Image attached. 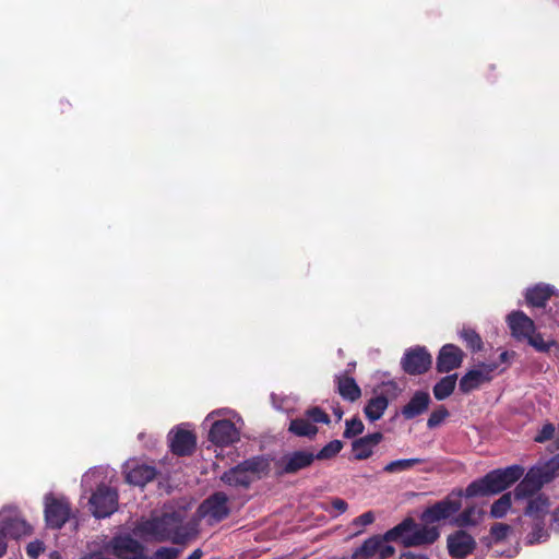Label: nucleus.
<instances>
[{
  "label": "nucleus",
  "instance_id": "nucleus-1",
  "mask_svg": "<svg viewBox=\"0 0 559 559\" xmlns=\"http://www.w3.org/2000/svg\"><path fill=\"white\" fill-rule=\"evenodd\" d=\"M143 532L157 542H171L177 545H186L198 535L197 525L183 523L180 513H165L160 518L152 519L143 524Z\"/></svg>",
  "mask_w": 559,
  "mask_h": 559
},
{
  "label": "nucleus",
  "instance_id": "nucleus-2",
  "mask_svg": "<svg viewBox=\"0 0 559 559\" xmlns=\"http://www.w3.org/2000/svg\"><path fill=\"white\" fill-rule=\"evenodd\" d=\"M523 473L524 468L520 465L493 469L484 477L468 484L464 490V497L475 498L498 495L516 483Z\"/></svg>",
  "mask_w": 559,
  "mask_h": 559
},
{
  "label": "nucleus",
  "instance_id": "nucleus-3",
  "mask_svg": "<svg viewBox=\"0 0 559 559\" xmlns=\"http://www.w3.org/2000/svg\"><path fill=\"white\" fill-rule=\"evenodd\" d=\"M386 537L397 538L404 547H419L433 544L440 537V531L431 524H417L414 519L406 518L386 531Z\"/></svg>",
  "mask_w": 559,
  "mask_h": 559
},
{
  "label": "nucleus",
  "instance_id": "nucleus-4",
  "mask_svg": "<svg viewBox=\"0 0 559 559\" xmlns=\"http://www.w3.org/2000/svg\"><path fill=\"white\" fill-rule=\"evenodd\" d=\"M526 304L533 308L545 310L539 318L542 324L552 328L559 326V294L554 286L548 284H537L525 292Z\"/></svg>",
  "mask_w": 559,
  "mask_h": 559
},
{
  "label": "nucleus",
  "instance_id": "nucleus-5",
  "mask_svg": "<svg viewBox=\"0 0 559 559\" xmlns=\"http://www.w3.org/2000/svg\"><path fill=\"white\" fill-rule=\"evenodd\" d=\"M221 414H230L227 419L215 420L209 431V440L216 445L226 447L240 440V431L245 426L242 418L229 409H218L207 415L205 420Z\"/></svg>",
  "mask_w": 559,
  "mask_h": 559
},
{
  "label": "nucleus",
  "instance_id": "nucleus-6",
  "mask_svg": "<svg viewBox=\"0 0 559 559\" xmlns=\"http://www.w3.org/2000/svg\"><path fill=\"white\" fill-rule=\"evenodd\" d=\"M464 490L454 489L445 498L426 508L420 514V521L425 524H435L441 521L451 520L462 508Z\"/></svg>",
  "mask_w": 559,
  "mask_h": 559
},
{
  "label": "nucleus",
  "instance_id": "nucleus-7",
  "mask_svg": "<svg viewBox=\"0 0 559 559\" xmlns=\"http://www.w3.org/2000/svg\"><path fill=\"white\" fill-rule=\"evenodd\" d=\"M509 352L503 350L499 356V362H481L476 368L467 371L460 380V390L469 393L481 384L489 382L493 373L499 370L501 364H508Z\"/></svg>",
  "mask_w": 559,
  "mask_h": 559
},
{
  "label": "nucleus",
  "instance_id": "nucleus-8",
  "mask_svg": "<svg viewBox=\"0 0 559 559\" xmlns=\"http://www.w3.org/2000/svg\"><path fill=\"white\" fill-rule=\"evenodd\" d=\"M389 542H397V538L386 537V532L383 535H373L354 550L352 558L369 559L377 557L378 559H388L395 552L394 547L388 544Z\"/></svg>",
  "mask_w": 559,
  "mask_h": 559
},
{
  "label": "nucleus",
  "instance_id": "nucleus-9",
  "mask_svg": "<svg viewBox=\"0 0 559 559\" xmlns=\"http://www.w3.org/2000/svg\"><path fill=\"white\" fill-rule=\"evenodd\" d=\"M92 513L97 519L110 516L118 508V492L104 484L97 485L90 498Z\"/></svg>",
  "mask_w": 559,
  "mask_h": 559
},
{
  "label": "nucleus",
  "instance_id": "nucleus-10",
  "mask_svg": "<svg viewBox=\"0 0 559 559\" xmlns=\"http://www.w3.org/2000/svg\"><path fill=\"white\" fill-rule=\"evenodd\" d=\"M314 460V453L311 451H292L284 454L275 462V473L278 476L296 474L311 466Z\"/></svg>",
  "mask_w": 559,
  "mask_h": 559
},
{
  "label": "nucleus",
  "instance_id": "nucleus-11",
  "mask_svg": "<svg viewBox=\"0 0 559 559\" xmlns=\"http://www.w3.org/2000/svg\"><path fill=\"white\" fill-rule=\"evenodd\" d=\"M432 358L424 346H414L405 350L402 359V369L411 374H423L430 368Z\"/></svg>",
  "mask_w": 559,
  "mask_h": 559
},
{
  "label": "nucleus",
  "instance_id": "nucleus-12",
  "mask_svg": "<svg viewBox=\"0 0 559 559\" xmlns=\"http://www.w3.org/2000/svg\"><path fill=\"white\" fill-rule=\"evenodd\" d=\"M0 526L12 538H20L31 534V526L22 519L14 506H4L0 511Z\"/></svg>",
  "mask_w": 559,
  "mask_h": 559
},
{
  "label": "nucleus",
  "instance_id": "nucleus-13",
  "mask_svg": "<svg viewBox=\"0 0 559 559\" xmlns=\"http://www.w3.org/2000/svg\"><path fill=\"white\" fill-rule=\"evenodd\" d=\"M71 515L69 501L66 498H55L51 495L45 498V520L47 526L59 530Z\"/></svg>",
  "mask_w": 559,
  "mask_h": 559
},
{
  "label": "nucleus",
  "instance_id": "nucleus-14",
  "mask_svg": "<svg viewBox=\"0 0 559 559\" xmlns=\"http://www.w3.org/2000/svg\"><path fill=\"white\" fill-rule=\"evenodd\" d=\"M228 498L224 492H215L206 498L199 507V514L209 519L210 523H217L229 514Z\"/></svg>",
  "mask_w": 559,
  "mask_h": 559
},
{
  "label": "nucleus",
  "instance_id": "nucleus-15",
  "mask_svg": "<svg viewBox=\"0 0 559 559\" xmlns=\"http://www.w3.org/2000/svg\"><path fill=\"white\" fill-rule=\"evenodd\" d=\"M170 450L179 456L190 455L197 445V439L192 431L183 428V425L177 426L168 435Z\"/></svg>",
  "mask_w": 559,
  "mask_h": 559
},
{
  "label": "nucleus",
  "instance_id": "nucleus-16",
  "mask_svg": "<svg viewBox=\"0 0 559 559\" xmlns=\"http://www.w3.org/2000/svg\"><path fill=\"white\" fill-rule=\"evenodd\" d=\"M126 480L134 486H145L152 481L157 471L154 466L139 463L135 460L129 461L124 466Z\"/></svg>",
  "mask_w": 559,
  "mask_h": 559
},
{
  "label": "nucleus",
  "instance_id": "nucleus-17",
  "mask_svg": "<svg viewBox=\"0 0 559 559\" xmlns=\"http://www.w3.org/2000/svg\"><path fill=\"white\" fill-rule=\"evenodd\" d=\"M448 550L454 558H463L473 552L476 542L466 532L460 530L448 536Z\"/></svg>",
  "mask_w": 559,
  "mask_h": 559
},
{
  "label": "nucleus",
  "instance_id": "nucleus-18",
  "mask_svg": "<svg viewBox=\"0 0 559 559\" xmlns=\"http://www.w3.org/2000/svg\"><path fill=\"white\" fill-rule=\"evenodd\" d=\"M464 353L453 344L441 347L437 357V370L441 373L459 368L463 361Z\"/></svg>",
  "mask_w": 559,
  "mask_h": 559
},
{
  "label": "nucleus",
  "instance_id": "nucleus-19",
  "mask_svg": "<svg viewBox=\"0 0 559 559\" xmlns=\"http://www.w3.org/2000/svg\"><path fill=\"white\" fill-rule=\"evenodd\" d=\"M485 514L486 512L481 506L472 503L455 514L451 520V525L460 528L475 527L483 522Z\"/></svg>",
  "mask_w": 559,
  "mask_h": 559
},
{
  "label": "nucleus",
  "instance_id": "nucleus-20",
  "mask_svg": "<svg viewBox=\"0 0 559 559\" xmlns=\"http://www.w3.org/2000/svg\"><path fill=\"white\" fill-rule=\"evenodd\" d=\"M507 322L512 335L516 338H527L534 334V321L523 311H512L508 314Z\"/></svg>",
  "mask_w": 559,
  "mask_h": 559
},
{
  "label": "nucleus",
  "instance_id": "nucleus-21",
  "mask_svg": "<svg viewBox=\"0 0 559 559\" xmlns=\"http://www.w3.org/2000/svg\"><path fill=\"white\" fill-rule=\"evenodd\" d=\"M382 439L383 435L381 432H373L354 440L352 443L354 459L361 461L370 457Z\"/></svg>",
  "mask_w": 559,
  "mask_h": 559
},
{
  "label": "nucleus",
  "instance_id": "nucleus-22",
  "mask_svg": "<svg viewBox=\"0 0 559 559\" xmlns=\"http://www.w3.org/2000/svg\"><path fill=\"white\" fill-rule=\"evenodd\" d=\"M430 403V396L427 392L417 391L409 402L404 405L401 411V414L405 419H413L418 415L423 414L427 411Z\"/></svg>",
  "mask_w": 559,
  "mask_h": 559
},
{
  "label": "nucleus",
  "instance_id": "nucleus-23",
  "mask_svg": "<svg viewBox=\"0 0 559 559\" xmlns=\"http://www.w3.org/2000/svg\"><path fill=\"white\" fill-rule=\"evenodd\" d=\"M543 487L542 481L535 477V472L530 471L514 489L516 500L527 499L537 493Z\"/></svg>",
  "mask_w": 559,
  "mask_h": 559
},
{
  "label": "nucleus",
  "instance_id": "nucleus-24",
  "mask_svg": "<svg viewBox=\"0 0 559 559\" xmlns=\"http://www.w3.org/2000/svg\"><path fill=\"white\" fill-rule=\"evenodd\" d=\"M535 472V477L542 481V485L550 483L559 472V452L549 460L538 463L531 467Z\"/></svg>",
  "mask_w": 559,
  "mask_h": 559
},
{
  "label": "nucleus",
  "instance_id": "nucleus-25",
  "mask_svg": "<svg viewBox=\"0 0 559 559\" xmlns=\"http://www.w3.org/2000/svg\"><path fill=\"white\" fill-rule=\"evenodd\" d=\"M335 383L337 386V392L344 400L355 402L360 397L361 390L354 378L336 374Z\"/></svg>",
  "mask_w": 559,
  "mask_h": 559
},
{
  "label": "nucleus",
  "instance_id": "nucleus-26",
  "mask_svg": "<svg viewBox=\"0 0 559 559\" xmlns=\"http://www.w3.org/2000/svg\"><path fill=\"white\" fill-rule=\"evenodd\" d=\"M222 481L233 487H248L252 481L250 476L239 464L226 471L222 477Z\"/></svg>",
  "mask_w": 559,
  "mask_h": 559
},
{
  "label": "nucleus",
  "instance_id": "nucleus-27",
  "mask_svg": "<svg viewBox=\"0 0 559 559\" xmlns=\"http://www.w3.org/2000/svg\"><path fill=\"white\" fill-rule=\"evenodd\" d=\"M388 406V397L384 395H377L367 402L364 413L369 421L374 423L383 416Z\"/></svg>",
  "mask_w": 559,
  "mask_h": 559
},
{
  "label": "nucleus",
  "instance_id": "nucleus-28",
  "mask_svg": "<svg viewBox=\"0 0 559 559\" xmlns=\"http://www.w3.org/2000/svg\"><path fill=\"white\" fill-rule=\"evenodd\" d=\"M549 501L543 495H538L528 501L525 510V515L533 521L542 522L548 513Z\"/></svg>",
  "mask_w": 559,
  "mask_h": 559
},
{
  "label": "nucleus",
  "instance_id": "nucleus-29",
  "mask_svg": "<svg viewBox=\"0 0 559 559\" xmlns=\"http://www.w3.org/2000/svg\"><path fill=\"white\" fill-rule=\"evenodd\" d=\"M289 432L298 437L312 438L318 433V428L309 419L296 418L293 419L288 427Z\"/></svg>",
  "mask_w": 559,
  "mask_h": 559
},
{
  "label": "nucleus",
  "instance_id": "nucleus-30",
  "mask_svg": "<svg viewBox=\"0 0 559 559\" xmlns=\"http://www.w3.org/2000/svg\"><path fill=\"white\" fill-rule=\"evenodd\" d=\"M457 376L449 374L443 377L440 381H438L433 386V395L438 401H443L449 397L456 385Z\"/></svg>",
  "mask_w": 559,
  "mask_h": 559
},
{
  "label": "nucleus",
  "instance_id": "nucleus-31",
  "mask_svg": "<svg viewBox=\"0 0 559 559\" xmlns=\"http://www.w3.org/2000/svg\"><path fill=\"white\" fill-rule=\"evenodd\" d=\"M512 507V493H503L498 500H496L490 509V516L493 519H502L507 515Z\"/></svg>",
  "mask_w": 559,
  "mask_h": 559
},
{
  "label": "nucleus",
  "instance_id": "nucleus-32",
  "mask_svg": "<svg viewBox=\"0 0 559 559\" xmlns=\"http://www.w3.org/2000/svg\"><path fill=\"white\" fill-rule=\"evenodd\" d=\"M426 462L425 459L412 457V459H400L388 463L383 471L386 473H400L411 469L413 466Z\"/></svg>",
  "mask_w": 559,
  "mask_h": 559
},
{
  "label": "nucleus",
  "instance_id": "nucleus-33",
  "mask_svg": "<svg viewBox=\"0 0 559 559\" xmlns=\"http://www.w3.org/2000/svg\"><path fill=\"white\" fill-rule=\"evenodd\" d=\"M461 338L466 343V346L473 352L483 349V341L479 334L469 328H463L460 332Z\"/></svg>",
  "mask_w": 559,
  "mask_h": 559
},
{
  "label": "nucleus",
  "instance_id": "nucleus-34",
  "mask_svg": "<svg viewBox=\"0 0 559 559\" xmlns=\"http://www.w3.org/2000/svg\"><path fill=\"white\" fill-rule=\"evenodd\" d=\"M534 526L531 533L526 536V544L534 545L544 543L548 539L549 534L547 530H545V521L537 522L534 521Z\"/></svg>",
  "mask_w": 559,
  "mask_h": 559
},
{
  "label": "nucleus",
  "instance_id": "nucleus-35",
  "mask_svg": "<svg viewBox=\"0 0 559 559\" xmlns=\"http://www.w3.org/2000/svg\"><path fill=\"white\" fill-rule=\"evenodd\" d=\"M342 449V441L332 440L329 443H326L318 453L314 454L316 460H330L337 455Z\"/></svg>",
  "mask_w": 559,
  "mask_h": 559
},
{
  "label": "nucleus",
  "instance_id": "nucleus-36",
  "mask_svg": "<svg viewBox=\"0 0 559 559\" xmlns=\"http://www.w3.org/2000/svg\"><path fill=\"white\" fill-rule=\"evenodd\" d=\"M364 429L365 426L362 421L359 418L354 417L349 420H346L343 436L346 439H352L361 435L364 432Z\"/></svg>",
  "mask_w": 559,
  "mask_h": 559
},
{
  "label": "nucleus",
  "instance_id": "nucleus-37",
  "mask_svg": "<svg viewBox=\"0 0 559 559\" xmlns=\"http://www.w3.org/2000/svg\"><path fill=\"white\" fill-rule=\"evenodd\" d=\"M239 465L251 476L252 474H257L262 472L266 464L262 457L255 456L249 460H246Z\"/></svg>",
  "mask_w": 559,
  "mask_h": 559
},
{
  "label": "nucleus",
  "instance_id": "nucleus-38",
  "mask_svg": "<svg viewBox=\"0 0 559 559\" xmlns=\"http://www.w3.org/2000/svg\"><path fill=\"white\" fill-rule=\"evenodd\" d=\"M449 416V412L444 406H440L438 409H435L428 420L427 426L428 428L432 429L438 427L443 423V420Z\"/></svg>",
  "mask_w": 559,
  "mask_h": 559
},
{
  "label": "nucleus",
  "instance_id": "nucleus-39",
  "mask_svg": "<svg viewBox=\"0 0 559 559\" xmlns=\"http://www.w3.org/2000/svg\"><path fill=\"white\" fill-rule=\"evenodd\" d=\"M104 471L102 467H94L86 472L82 477V486L84 488H92L94 484H96L103 475Z\"/></svg>",
  "mask_w": 559,
  "mask_h": 559
},
{
  "label": "nucleus",
  "instance_id": "nucleus-40",
  "mask_svg": "<svg viewBox=\"0 0 559 559\" xmlns=\"http://www.w3.org/2000/svg\"><path fill=\"white\" fill-rule=\"evenodd\" d=\"M511 532V526L504 523H496L490 528V536L493 542L498 543L507 538Z\"/></svg>",
  "mask_w": 559,
  "mask_h": 559
},
{
  "label": "nucleus",
  "instance_id": "nucleus-41",
  "mask_svg": "<svg viewBox=\"0 0 559 559\" xmlns=\"http://www.w3.org/2000/svg\"><path fill=\"white\" fill-rule=\"evenodd\" d=\"M306 418L309 419L313 425L316 423L329 424V415L323 412L320 407H312L306 412Z\"/></svg>",
  "mask_w": 559,
  "mask_h": 559
},
{
  "label": "nucleus",
  "instance_id": "nucleus-42",
  "mask_svg": "<svg viewBox=\"0 0 559 559\" xmlns=\"http://www.w3.org/2000/svg\"><path fill=\"white\" fill-rule=\"evenodd\" d=\"M374 514L372 511H367L365 513H362L361 515L355 518L353 521H352V526L353 527H359L360 530L356 532V535L357 534H360L362 533V527L365 526H368L370 524H372L374 522Z\"/></svg>",
  "mask_w": 559,
  "mask_h": 559
},
{
  "label": "nucleus",
  "instance_id": "nucleus-43",
  "mask_svg": "<svg viewBox=\"0 0 559 559\" xmlns=\"http://www.w3.org/2000/svg\"><path fill=\"white\" fill-rule=\"evenodd\" d=\"M528 343L538 352L546 353L554 345V342H546L540 335H531L527 337Z\"/></svg>",
  "mask_w": 559,
  "mask_h": 559
},
{
  "label": "nucleus",
  "instance_id": "nucleus-44",
  "mask_svg": "<svg viewBox=\"0 0 559 559\" xmlns=\"http://www.w3.org/2000/svg\"><path fill=\"white\" fill-rule=\"evenodd\" d=\"M348 508V504L345 500L341 498H335L331 502V509L324 508L326 512H329L333 518L344 513Z\"/></svg>",
  "mask_w": 559,
  "mask_h": 559
},
{
  "label": "nucleus",
  "instance_id": "nucleus-45",
  "mask_svg": "<svg viewBox=\"0 0 559 559\" xmlns=\"http://www.w3.org/2000/svg\"><path fill=\"white\" fill-rule=\"evenodd\" d=\"M555 427L551 424H546L543 426V428L537 432L534 440L536 442H545L547 440H550L554 436Z\"/></svg>",
  "mask_w": 559,
  "mask_h": 559
},
{
  "label": "nucleus",
  "instance_id": "nucleus-46",
  "mask_svg": "<svg viewBox=\"0 0 559 559\" xmlns=\"http://www.w3.org/2000/svg\"><path fill=\"white\" fill-rule=\"evenodd\" d=\"M45 550L44 544L40 540L31 542L26 547V554L32 559H37L39 555Z\"/></svg>",
  "mask_w": 559,
  "mask_h": 559
},
{
  "label": "nucleus",
  "instance_id": "nucleus-47",
  "mask_svg": "<svg viewBox=\"0 0 559 559\" xmlns=\"http://www.w3.org/2000/svg\"><path fill=\"white\" fill-rule=\"evenodd\" d=\"M550 527L552 531L559 533V508L552 513Z\"/></svg>",
  "mask_w": 559,
  "mask_h": 559
},
{
  "label": "nucleus",
  "instance_id": "nucleus-48",
  "mask_svg": "<svg viewBox=\"0 0 559 559\" xmlns=\"http://www.w3.org/2000/svg\"><path fill=\"white\" fill-rule=\"evenodd\" d=\"M7 534L0 530V557L4 556L7 552L8 544H7Z\"/></svg>",
  "mask_w": 559,
  "mask_h": 559
},
{
  "label": "nucleus",
  "instance_id": "nucleus-49",
  "mask_svg": "<svg viewBox=\"0 0 559 559\" xmlns=\"http://www.w3.org/2000/svg\"><path fill=\"white\" fill-rule=\"evenodd\" d=\"M401 559H429L424 554H415L413 551H406L401 555Z\"/></svg>",
  "mask_w": 559,
  "mask_h": 559
},
{
  "label": "nucleus",
  "instance_id": "nucleus-50",
  "mask_svg": "<svg viewBox=\"0 0 559 559\" xmlns=\"http://www.w3.org/2000/svg\"><path fill=\"white\" fill-rule=\"evenodd\" d=\"M203 556V552L200 548L192 551L186 559H201Z\"/></svg>",
  "mask_w": 559,
  "mask_h": 559
},
{
  "label": "nucleus",
  "instance_id": "nucleus-51",
  "mask_svg": "<svg viewBox=\"0 0 559 559\" xmlns=\"http://www.w3.org/2000/svg\"><path fill=\"white\" fill-rule=\"evenodd\" d=\"M333 414L335 415L336 420H341V419H342V417H343V411H342V408H341V406H340V405H337V406L333 407Z\"/></svg>",
  "mask_w": 559,
  "mask_h": 559
}]
</instances>
